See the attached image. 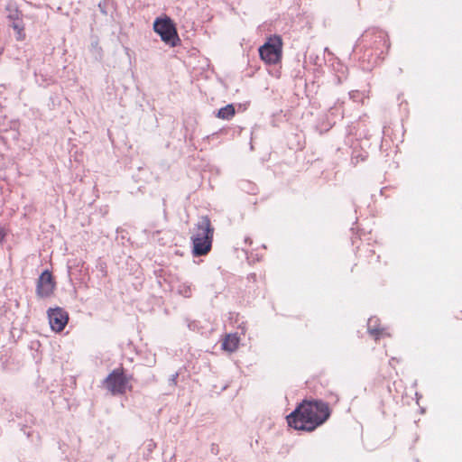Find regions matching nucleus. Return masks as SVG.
I'll use <instances>...</instances> for the list:
<instances>
[{
	"mask_svg": "<svg viewBox=\"0 0 462 462\" xmlns=\"http://www.w3.org/2000/svg\"><path fill=\"white\" fill-rule=\"evenodd\" d=\"M331 416L328 402L320 399H303L286 416L290 428L295 430L312 432L323 425Z\"/></svg>",
	"mask_w": 462,
	"mask_h": 462,
	"instance_id": "1",
	"label": "nucleus"
},
{
	"mask_svg": "<svg viewBox=\"0 0 462 462\" xmlns=\"http://www.w3.org/2000/svg\"><path fill=\"white\" fill-rule=\"evenodd\" d=\"M197 226L199 230H202V233H198L191 237L192 254L195 257H200L208 254L211 250L214 228L208 216L201 217Z\"/></svg>",
	"mask_w": 462,
	"mask_h": 462,
	"instance_id": "2",
	"label": "nucleus"
},
{
	"mask_svg": "<svg viewBox=\"0 0 462 462\" xmlns=\"http://www.w3.org/2000/svg\"><path fill=\"white\" fill-rule=\"evenodd\" d=\"M361 43H365L374 49L377 56H383L390 48L387 33L378 28L368 29L358 38L353 49L355 54H357Z\"/></svg>",
	"mask_w": 462,
	"mask_h": 462,
	"instance_id": "3",
	"label": "nucleus"
},
{
	"mask_svg": "<svg viewBox=\"0 0 462 462\" xmlns=\"http://www.w3.org/2000/svg\"><path fill=\"white\" fill-rule=\"evenodd\" d=\"M152 29L161 37V40L170 47L180 45L181 41L176 24L168 15L156 17L152 23Z\"/></svg>",
	"mask_w": 462,
	"mask_h": 462,
	"instance_id": "4",
	"label": "nucleus"
},
{
	"mask_svg": "<svg viewBox=\"0 0 462 462\" xmlns=\"http://www.w3.org/2000/svg\"><path fill=\"white\" fill-rule=\"evenodd\" d=\"M131 375L126 374L124 367L114 369L103 381L105 387L112 393V395H122L127 390H132V385L129 384Z\"/></svg>",
	"mask_w": 462,
	"mask_h": 462,
	"instance_id": "5",
	"label": "nucleus"
},
{
	"mask_svg": "<svg viewBox=\"0 0 462 462\" xmlns=\"http://www.w3.org/2000/svg\"><path fill=\"white\" fill-rule=\"evenodd\" d=\"M259 56L263 61L269 65L281 62L282 56V41L281 36L273 35L259 47Z\"/></svg>",
	"mask_w": 462,
	"mask_h": 462,
	"instance_id": "6",
	"label": "nucleus"
},
{
	"mask_svg": "<svg viewBox=\"0 0 462 462\" xmlns=\"http://www.w3.org/2000/svg\"><path fill=\"white\" fill-rule=\"evenodd\" d=\"M56 288V282L49 269H45L39 275L36 282V296L40 299L51 297Z\"/></svg>",
	"mask_w": 462,
	"mask_h": 462,
	"instance_id": "7",
	"label": "nucleus"
},
{
	"mask_svg": "<svg viewBox=\"0 0 462 462\" xmlns=\"http://www.w3.org/2000/svg\"><path fill=\"white\" fill-rule=\"evenodd\" d=\"M49 323L52 331L61 332L69 322V313L60 307L49 308Z\"/></svg>",
	"mask_w": 462,
	"mask_h": 462,
	"instance_id": "8",
	"label": "nucleus"
},
{
	"mask_svg": "<svg viewBox=\"0 0 462 462\" xmlns=\"http://www.w3.org/2000/svg\"><path fill=\"white\" fill-rule=\"evenodd\" d=\"M367 331L375 340H378L383 336H389V334L386 333L385 328H381L380 319L377 317H371L368 319Z\"/></svg>",
	"mask_w": 462,
	"mask_h": 462,
	"instance_id": "9",
	"label": "nucleus"
},
{
	"mask_svg": "<svg viewBox=\"0 0 462 462\" xmlns=\"http://www.w3.org/2000/svg\"><path fill=\"white\" fill-rule=\"evenodd\" d=\"M365 48L362 55L358 57L362 63L377 64L378 60H383V56H377L375 51L365 43H361Z\"/></svg>",
	"mask_w": 462,
	"mask_h": 462,
	"instance_id": "10",
	"label": "nucleus"
},
{
	"mask_svg": "<svg viewBox=\"0 0 462 462\" xmlns=\"http://www.w3.org/2000/svg\"><path fill=\"white\" fill-rule=\"evenodd\" d=\"M240 337L236 333L227 334L222 341V349L227 352H235L239 346Z\"/></svg>",
	"mask_w": 462,
	"mask_h": 462,
	"instance_id": "11",
	"label": "nucleus"
},
{
	"mask_svg": "<svg viewBox=\"0 0 462 462\" xmlns=\"http://www.w3.org/2000/svg\"><path fill=\"white\" fill-rule=\"evenodd\" d=\"M236 115V108L234 104H228L215 112L217 118L224 120H230Z\"/></svg>",
	"mask_w": 462,
	"mask_h": 462,
	"instance_id": "12",
	"label": "nucleus"
},
{
	"mask_svg": "<svg viewBox=\"0 0 462 462\" xmlns=\"http://www.w3.org/2000/svg\"><path fill=\"white\" fill-rule=\"evenodd\" d=\"M10 26L15 31V38L17 41H23L25 39L23 21L20 23H12Z\"/></svg>",
	"mask_w": 462,
	"mask_h": 462,
	"instance_id": "13",
	"label": "nucleus"
},
{
	"mask_svg": "<svg viewBox=\"0 0 462 462\" xmlns=\"http://www.w3.org/2000/svg\"><path fill=\"white\" fill-rule=\"evenodd\" d=\"M367 158V153L365 152H357V151H354L353 152V154H352V163L353 164H356L358 162H364L365 161Z\"/></svg>",
	"mask_w": 462,
	"mask_h": 462,
	"instance_id": "14",
	"label": "nucleus"
},
{
	"mask_svg": "<svg viewBox=\"0 0 462 462\" xmlns=\"http://www.w3.org/2000/svg\"><path fill=\"white\" fill-rule=\"evenodd\" d=\"M185 322L187 323V327L191 331H199L200 329V324L197 320H190L189 319L186 318Z\"/></svg>",
	"mask_w": 462,
	"mask_h": 462,
	"instance_id": "15",
	"label": "nucleus"
},
{
	"mask_svg": "<svg viewBox=\"0 0 462 462\" xmlns=\"http://www.w3.org/2000/svg\"><path fill=\"white\" fill-rule=\"evenodd\" d=\"M6 18L11 22V23H20L23 21V14L21 11L15 13V14H7L6 15Z\"/></svg>",
	"mask_w": 462,
	"mask_h": 462,
	"instance_id": "16",
	"label": "nucleus"
},
{
	"mask_svg": "<svg viewBox=\"0 0 462 462\" xmlns=\"http://www.w3.org/2000/svg\"><path fill=\"white\" fill-rule=\"evenodd\" d=\"M5 11H6L7 14H13L19 12L20 10H19L16 3L10 2L6 5Z\"/></svg>",
	"mask_w": 462,
	"mask_h": 462,
	"instance_id": "17",
	"label": "nucleus"
},
{
	"mask_svg": "<svg viewBox=\"0 0 462 462\" xmlns=\"http://www.w3.org/2000/svg\"><path fill=\"white\" fill-rule=\"evenodd\" d=\"M110 5V0H103V1H101V2L98 4V5H97V6H98L99 11H100L103 14L106 15V14H108L107 9H108V5Z\"/></svg>",
	"mask_w": 462,
	"mask_h": 462,
	"instance_id": "18",
	"label": "nucleus"
},
{
	"mask_svg": "<svg viewBox=\"0 0 462 462\" xmlns=\"http://www.w3.org/2000/svg\"><path fill=\"white\" fill-rule=\"evenodd\" d=\"M243 184L248 186L247 188L242 187L243 189H246L248 193H254L255 187L252 183L245 181Z\"/></svg>",
	"mask_w": 462,
	"mask_h": 462,
	"instance_id": "19",
	"label": "nucleus"
},
{
	"mask_svg": "<svg viewBox=\"0 0 462 462\" xmlns=\"http://www.w3.org/2000/svg\"><path fill=\"white\" fill-rule=\"evenodd\" d=\"M179 377V373H175L171 374L169 378V384L171 386H175L177 384V379Z\"/></svg>",
	"mask_w": 462,
	"mask_h": 462,
	"instance_id": "20",
	"label": "nucleus"
},
{
	"mask_svg": "<svg viewBox=\"0 0 462 462\" xmlns=\"http://www.w3.org/2000/svg\"><path fill=\"white\" fill-rule=\"evenodd\" d=\"M180 292L184 297H190V295H191L190 287L189 286L185 287L184 290H182Z\"/></svg>",
	"mask_w": 462,
	"mask_h": 462,
	"instance_id": "21",
	"label": "nucleus"
},
{
	"mask_svg": "<svg viewBox=\"0 0 462 462\" xmlns=\"http://www.w3.org/2000/svg\"><path fill=\"white\" fill-rule=\"evenodd\" d=\"M247 280L249 282H255L256 281V274L254 273H249L247 275Z\"/></svg>",
	"mask_w": 462,
	"mask_h": 462,
	"instance_id": "22",
	"label": "nucleus"
},
{
	"mask_svg": "<svg viewBox=\"0 0 462 462\" xmlns=\"http://www.w3.org/2000/svg\"><path fill=\"white\" fill-rule=\"evenodd\" d=\"M5 237V232L0 228V244H2Z\"/></svg>",
	"mask_w": 462,
	"mask_h": 462,
	"instance_id": "23",
	"label": "nucleus"
},
{
	"mask_svg": "<svg viewBox=\"0 0 462 462\" xmlns=\"http://www.w3.org/2000/svg\"><path fill=\"white\" fill-rule=\"evenodd\" d=\"M245 243H248V242H249L250 244L252 243L249 237H246V238L245 239Z\"/></svg>",
	"mask_w": 462,
	"mask_h": 462,
	"instance_id": "24",
	"label": "nucleus"
},
{
	"mask_svg": "<svg viewBox=\"0 0 462 462\" xmlns=\"http://www.w3.org/2000/svg\"><path fill=\"white\" fill-rule=\"evenodd\" d=\"M3 53V49L0 48V56L2 55Z\"/></svg>",
	"mask_w": 462,
	"mask_h": 462,
	"instance_id": "25",
	"label": "nucleus"
},
{
	"mask_svg": "<svg viewBox=\"0 0 462 462\" xmlns=\"http://www.w3.org/2000/svg\"><path fill=\"white\" fill-rule=\"evenodd\" d=\"M416 462H420L419 459H416Z\"/></svg>",
	"mask_w": 462,
	"mask_h": 462,
	"instance_id": "26",
	"label": "nucleus"
}]
</instances>
